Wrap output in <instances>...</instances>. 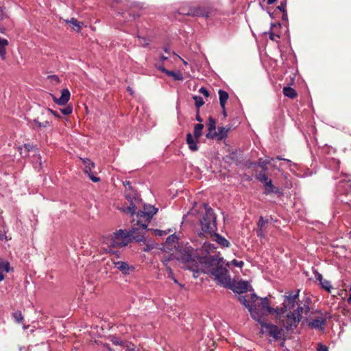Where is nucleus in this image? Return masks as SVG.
I'll use <instances>...</instances> for the list:
<instances>
[{"mask_svg":"<svg viewBox=\"0 0 351 351\" xmlns=\"http://www.w3.org/2000/svg\"><path fill=\"white\" fill-rule=\"evenodd\" d=\"M178 260L186 269L193 272L197 278L199 272L210 274L215 277L218 284L225 288L231 287V278L227 267L224 265V260L218 255L200 256L197 249L188 243L184 246H178Z\"/></svg>","mask_w":351,"mask_h":351,"instance_id":"obj_1","label":"nucleus"},{"mask_svg":"<svg viewBox=\"0 0 351 351\" xmlns=\"http://www.w3.org/2000/svg\"><path fill=\"white\" fill-rule=\"evenodd\" d=\"M197 219L199 225L197 234L204 237L211 233L217 232V215L208 203H202L197 213Z\"/></svg>","mask_w":351,"mask_h":351,"instance_id":"obj_2","label":"nucleus"},{"mask_svg":"<svg viewBox=\"0 0 351 351\" xmlns=\"http://www.w3.org/2000/svg\"><path fill=\"white\" fill-rule=\"evenodd\" d=\"M250 313L253 319L261 322L265 320L269 314L275 313L277 316V307L274 308L269 306L268 297L260 298V302L252 304V308Z\"/></svg>","mask_w":351,"mask_h":351,"instance_id":"obj_3","label":"nucleus"},{"mask_svg":"<svg viewBox=\"0 0 351 351\" xmlns=\"http://www.w3.org/2000/svg\"><path fill=\"white\" fill-rule=\"evenodd\" d=\"M123 184L125 187V197L130 202V205L123 206L122 210L125 213H130L131 215H133L137 209L135 202H138L141 200L140 195L132 187L130 181L125 180Z\"/></svg>","mask_w":351,"mask_h":351,"instance_id":"obj_4","label":"nucleus"},{"mask_svg":"<svg viewBox=\"0 0 351 351\" xmlns=\"http://www.w3.org/2000/svg\"><path fill=\"white\" fill-rule=\"evenodd\" d=\"M132 234L127 230L120 229L114 232L110 239V247H123L132 242Z\"/></svg>","mask_w":351,"mask_h":351,"instance_id":"obj_5","label":"nucleus"},{"mask_svg":"<svg viewBox=\"0 0 351 351\" xmlns=\"http://www.w3.org/2000/svg\"><path fill=\"white\" fill-rule=\"evenodd\" d=\"M300 289L296 291L295 294L292 291H288V295L285 296L282 307H277V318H279L282 315L294 308L295 303L299 300Z\"/></svg>","mask_w":351,"mask_h":351,"instance_id":"obj_6","label":"nucleus"},{"mask_svg":"<svg viewBox=\"0 0 351 351\" xmlns=\"http://www.w3.org/2000/svg\"><path fill=\"white\" fill-rule=\"evenodd\" d=\"M258 323L261 326L260 333L266 334L276 341L281 339L283 332L282 328L271 323H267L266 319Z\"/></svg>","mask_w":351,"mask_h":351,"instance_id":"obj_7","label":"nucleus"},{"mask_svg":"<svg viewBox=\"0 0 351 351\" xmlns=\"http://www.w3.org/2000/svg\"><path fill=\"white\" fill-rule=\"evenodd\" d=\"M183 15L191 16L209 17L212 14V9L210 7H195L189 8L188 12H182Z\"/></svg>","mask_w":351,"mask_h":351,"instance_id":"obj_8","label":"nucleus"},{"mask_svg":"<svg viewBox=\"0 0 351 351\" xmlns=\"http://www.w3.org/2000/svg\"><path fill=\"white\" fill-rule=\"evenodd\" d=\"M84 165V171L86 174H87L93 182H98L100 181V178L97 176H95L92 171V169L95 168V163L91 161L89 158H81Z\"/></svg>","mask_w":351,"mask_h":351,"instance_id":"obj_9","label":"nucleus"},{"mask_svg":"<svg viewBox=\"0 0 351 351\" xmlns=\"http://www.w3.org/2000/svg\"><path fill=\"white\" fill-rule=\"evenodd\" d=\"M135 214L138 218L137 225L141 228L143 230H149V229L147 228V226L152 219H149L148 216L145 215L146 213L143 210H139L137 212L136 210L135 213L132 216Z\"/></svg>","mask_w":351,"mask_h":351,"instance_id":"obj_10","label":"nucleus"},{"mask_svg":"<svg viewBox=\"0 0 351 351\" xmlns=\"http://www.w3.org/2000/svg\"><path fill=\"white\" fill-rule=\"evenodd\" d=\"M112 263L114 267L119 269L123 275H129L133 272L135 267L132 265H130L128 263L124 261H114L112 260Z\"/></svg>","mask_w":351,"mask_h":351,"instance_id":"obj_11","label":"nucleus"},{"mask_svg":"<svg viewBox=\"0 0 351 351\" xmlns=\"http://www.w3.org/2000/svg\"><path fill=\"white\" fill-rule=\"evenodd\" d=\"M306 321L311 328L319 330H323L325 325L326 324V318H324L322 317H317L311 321L306 319Z\"/></svg>","mask_w":351,"mask_h":351,"instance_id":"obj_12","label":"nucleus"},{"mask_svg":"<svg viewBox=\"0 0 351 351\" xmlns=\"http://www.w3.org/2000/svg\"><path fill=\"white\" fill-rule=\"evenodd\" d=\"M336 190L339 195H348L351 192V181L345 179L340 180Z\"/></svg>","mask_w":351,"mask_h":351,"instance_id":"obj_13","label":"nucleus"},{"mask_svg":"<svg viewBox=\"0 0 351 351\" xmlns=\"http://www.w3.org/2000/svg\"><path fill=\"white\" fill-rule=\"evenodd\" d=\"M52 96L53 101L58 105L64 106L66 105L70 99L71 93L68 88H63L61 90V96L58 98L55 97L53 95L51 94Z\"/></svg>","mask_w":351,"mask_h":351,"instance_id":"obj_14","label":"nucleus"},{"mask_svg":"<svg viewBox=\"0 0 351 351\" xmlns=\"http://www.w3.org/2000/svg\"><path fill=\"white\" fill-rule=\"evenodd\" d=\"M230 127H218L217 132H214L212 135V137H210V138H217L218 141L227 138L228 132L230 130Z\"/></svg>","mask_w":351,"mask_h":351,"instance_id":"obj_15","label":"nucleus"},{"mask_svg":"<svg viewBox=\"0 0 351 351\" xmlns=\"http://www.w3.org/2000/svg\"><path fill=\"white\" fill-rule=\"evenodd\" d=\"M249 283L247 281L240 280L234 287L231 285L230 289L234 293L241 294L247 292L249 290Z\"/></svg>","mask_w":351,"mask_h":351,"instance_id":"obj_16","label":"nucleus"},{"mask_svg":"<svg viewBox=\"0 0 351 351\" xmlns=\"http://www.w3.org/2000/svg\"><path fill=\"white\" fill-rule=\"evenodd\" d=\"M209 235L213 237V240L218 243L221 247H230V241L217 232H215V233H211Z\"/></svg>","mask_w":351,"mask_h":351,"instance_id":"obj_17","label":"nucleus"},{"mask_svg":"<svg viewBox=\"0 0 351 351\" xmlns=\"http://www.w3.org/2000/svg\"><path fill=\"white\" fill-rule=\"evenodd\" d=\"M142 232L138 231V228H132V229L129 231L132 236V241L135 240L136 242L145 241V231L141 229Z\"/></svg>","mask_w":351,"mask_h":351,"instance_id":"obj_18","label":"nucleus"},{"mask_svg":"<svg viewBox=\"0 0 351 351\" xmlns=\"http://www.w3.org/2000/svg\"><path fill=\"white\" fill-rule=\"evenodd\" d=\"M165 245L169 250L176 248L178 245V237L176 234H171L167 238Z\"/></svg>","mask_w":351,"mask_h":351,"instance_id":"obj_19","label":"nucleus"},{"mask_svg":"<svg viewBox=\"0 0 351 351\" xmlns=\"http://www.w3.org/2000/svg\"><path fill=\"white\" fill-rule=\"evenodd\" d=\"M303 309V306L299 305L295 310H294L293 312L289 313L290 317H291L294 320L293 323L300 322L302 318V314L304 313Z\"/></svg>","mask_w":351,"mask_h":351,"instance_id":"obj_20","label":"nucleus"},{"mask_svg":"<svg viewBox=\"0 0 351 351\" xmlns=\"http://www.w3.org/2000/svg\"><path fill=\"white\" fill-rule=\"evenodd\" d=\"M186 143L190 150L195 152L198 149L197 139L195 138L190 132L186 134Z\"/></svg>","mask_w":351,"mask_h":351,"instance_id":"obj_21","label":"nucleus"},{"mask_svg":"<svg viewBox=\"0 0 351 351\" xmlns=\"http://www.w3.org/2000/svg\"><path fill=\"white\" fill-rule=\"evenodd\" d=\"M208 133L206 134V136L208 138H210L212 137V135L214 132H215L216 129V120L213 118L211 116L209 117L208 119Z\"/></svg>","mask_w":351,"mask_h":351,"instance_id":"obj_22","label":"nucleus"},{"mask_svg":"<svg viewBox=\"0 0 351 351\" xmlns=\"http://www.w3.org/2000/svg\"><path fill=\"white\" fill-rule=\"evenodd\" d=\"M65 23L68 24H71L73 25L72 28L77 32H80L81 29L83 26V22L77 21L75 18H71L69 20H65Z\"/></svg>","mask_w":351,"mask_h":351,"instance_id":"obj_23","label":"nucleus"},{"mask_svg":"<svg viewBox=\"0 0 351 351\" xmlns=\"http://www.w3.org/2000/svg\"><path fill=\"white\" fill-rule=\"evenodd\" d=\"M165 71V74H166L167 76L172 77L174 80L176 81H182L183 80V76L182 73L180 71H169L167 69H163Z\"/></svg>","mask_w":351,"mask_h":351,"instance_id":"obj_24","label":"nucleus"},{"mask_svg":"<svg viewBox=\"0 0 351 351\" xmlns=\"http://www.w3.org/2000/svg\"><path fill=\"white\" fill-rule=\"evenodd\" d=\"M276 25L281 27L282 24L279 21H277L276 23H271V26H270V29L268 32V34H269V39L271 40H274V41H277L276 38H280V34H276L274 32V28Z\"/></svg>","mask_w":351,"mask_h":351,"instance_id":"obj_25","label":"nucleus"},{"mask_svg":"<svg viewBox=\"0 0 351 351\" xmlns=\"http://www.w3.org/2000/svg\"><path fill=\"white\" fill-rule=\"evenodd\" d=\"M158 210V209L157 208L150 204H145L143 206V211L146 213L145 215H147L149 219H152L153 216Z\"/></svg>","mask_w":351,"mask_h":351,"instance_id":"obj_26","label":"nucleus"},{"mask_svg":"<svg viewBox=\"0 0 351 351\" xmlns=\"http://www.w3.org/2000/svg\"><path fill=\"white\" fill-rule=\"evenodd\" d=\"M218 93L219 97L220 106L222 109H224V106H226L227 100L229 98V95L226 91L221 89L219 90Z\"/></svg>","mask_w":351,"mask_h":351,"instance_id":"obj_27","label":"nucleus"},{"mask_svg":"<svg viewBox=\"0 0 351 351\" xmlns=\"http://www.w3.org/2000/svg\"><path fill=\"white\" fill-rule=\"evenodd\" d=\"M8 41L5 38H0V57L2 60L5 59L6 47L8 45Z\"/></svg>","mask_w":351,"mask_h":351,"instance_id":"obj_28","label":"nucleus"},{"mask_svg":"<svg viewBox=\"0 0 351 351\" xmlns=\"http://www.w3.org/2000/svg\"><path fill=\"white\" fill-rule=\"evenodd\" d=\"M282 93L285 96L290 99H294L298 96L296 90L294 88L289 86H285L283 88Z\"/></svg>","mask_w":351,"mask_h":351,"instance_id":"obj_29","label":"nucleus"},{"mask_svg":"<svg viewBox=\"0 0 351 351\" xmlns=\"http://www.w3.org/2000/svg\"><path fill=\"white\" fill-rule=\"evenodd\" d=\"M287 321L283 323L284 327L287 330L291 329L293 327L296 328L300 322L293 323V319L290 317V313L287 315Z\"/></svg>","mask_w":351,"mask_h":351,"instance_id":"obj_30","label":"nucleus"},{"mask_svg":"<svg viewBox=\"0 0 351 351\" xmlns=\"http://www.w3.org/2000/svg\"><path fill=\"white\" fill-rule=\"evenodd\" d=\"M223 160L226 162H237L238 161L237 151H232L228 155H226Z\"/></svg>","mask_w":351,"mask_h":351,"instance_id":"obj_31","label":"nucleus"},{"mask_svg":"<svg viewBox=\"0 0 351 351\" xmlns=\"http://www.w3.org/2000/svg\"><path fill=\"white\" fill-rule=\"evenodd\" d=\"M32 122L36 124V126H32V130H36V131H39L40 128H46V127L50 125V122L49 121H45L43 123H41V122L38 121V120L37 119H33L32 121Z\"/></svg>","mask_w":351,"mask_h":351,"instance_id":"obj_32","label":"nucleus"},{"mask_svg":"<svg viewBox=\"0 0 351 351\" xmlns=\"http://www.w3.org/2000/svg\"><path fill=\"white\" fill-rule=\"evenodd\" d=\"M204 125L202 123H197L194 127L193 135L195 138L198 139L202 134V129Z\"/></svg>","mask_w":351,"mask_h":351,"instance_id":"obj_33","label":"nucleus"},{"mask_svg":"<svg viewBox=\"0 0 351 351\" xmlns=\"http://www.w3.org/2000/svg\"><path fill=\"white\" fill-rule=\"evenodd\" d=\"M12 318L17 324H21L23 322L24 317L21 313V311H16L12 314Z\"/></svg>","mask_w":351,"mask_h":351,"instance_id":"obj_34","label":"nucleus"},{"mask_svg":"<svg viewBox=\"0 0 351 351\" xmlns=\"http://www.w3.org/2000/svg\"><path fill=\"white\" fill-rule=\"evenodd\" d=\"M257 167H260L262 169V171L265 173H267L268 171L267 165H269L268 162L264 161V159L262 158H258V160L256 161Z\"/></svg>","mask_w":351,"mask_h":351,"instance_id":"obj_35","label":"nucleus"},{"mask_svg":"<svg viewBox=\"0 0 351 351\" xmlns=\"http://www.w3.org/2000/svg\"><path fill=\"white\" fill-rule=\"evenodd\" d=\"M319 285L322 289L326 290L327 292L330 293L332 287L329 280H323L321 282H319Z\"/></svg>","mask_w":351,"mask_h":351,"instance_id":"obj_36","label":"nucleus"},{"mask_svg":"<svg viewBox=\"0 0 351 351\" xmlns=\"http://www.w3.org/2000/svg\"><path fill=\"white\" fill-rule=\"evenodd\" d=\"M202 247L207 253L213 252L217 249L215 244L210 243L209 242H204Z\"/></svg>","mask_w":351,"mask_h":351,"instance_id":"obj_37","label":"nucleus"},{"mask_svg":"<svg viewBox=\"0 0 351 351\" xmlns=\"http://www.w3.org/2000/svg\"><path fill=\"white\" fill-rule=\"evenodd\" d=\"M239 301L246 308H247L248 311L250 312V310L252 308V304H250L245 296L239 295L238 298Z\"/></svg>","mask_w":351,"mask_h":351,"instance_id":"obj_38","label":"nucleus"},{"mask_svg":"<svg viewBox=\"0 0 351 351\" xmlns=\"http://www.w3.org/2000/svg\"><path fill=\"white\" fill-rule=\"evenodd\" d=\"M256 178L259 180L261 182H262L264 185L266 184L267 181H269L270 179H269L266 173H260L257 175H256Z\"/></svg>","mask_w":351,"mask_h":351,"instance_id":"obj_39","label":"nucleus"},{"mask_svg":"<svg viewBox=\"0 0 351 351\" xmlns=\"http://www.w3.org/2000/svg\"><path fill=\"white\" fill-rule=\"evenodd\" d=\"M265 186V190H264V194L267 195L272 193V190L275 186L273 184V182L271 180H269V181H267Z\"/></svg>","mask_w":351,"mask_h":351,"instance_id":"obj_40","label":"nucleus"},{"mask_svg":"<svg viewBox=\"0 0 351 351\" xmlns=\"http://www.w3.org/2000/svg\"><path fill=\"white\" fill-rule=\"evenodd\" d=\"M193 99L195 101V105L197 108V110H199V108L204 104V101L201 96L194 95Z\"/></svg>","mask_w":351,"mask_h":351,"instance_id":"obj_41","label":"nucleus"},{"mask_svg":"<svg viewBox=\"0 0 351 351\" xmlns=\"http://www.w3.org/2000/svg\"><path fill=\"white\" fill-rule=\"evenodd\" d=\"M154 67L162 73H165V71L163 69H167L164 66V62L159 60L158 59L155 58Z\"/></svg>","mask_w":351,"mask_h":351,"instance_id":"obj_42","label":"nucleus"},{"mask_svg":"<svg viewBox=\"0 0 351 351\" xmlns=\"http://www.w3.org/2000/svg\"><path fill=\"white\" fill-rule=\"evenodd\" d=\"M60 112L64 115H69L73 112V106L71 105H67L65 108H60Z\"/></svg>","mask_w":351,"mask_h":351,"instance_id":"obj_43","label":"nucleus"},{"mask_svg":"<svg viewBox=\"0 0 351 351\" xmlns=\"http://www.w3.org/2000/svg\"><path fill=\"white\" fill-rule=\"evenodd\" d=\"M287 2L286 1H281L280 4L278 5L275 9H276L277 12H284L287 10Z\"/></svg>","mask_w":351,"mask_h":351,"instance_id":"obj_44","label":"nucleus"},{"mask_svg":"<svg viewBox=\"0 0 351 351\" xmlns=\"http://www.w3.org/2000/svg\"><path fill=\"white\" fill-rule=\"evenodd\" d=\"M10 270V263L8 262L0 263V271L8 273Z\"/></svg>","mask_w":351,"mask_h":351,"instance_id":"obj_45","label":"nucleus"},{"mask_svg":"<svg viewBox=\"0 0 351 351\" xmlns=\"http://www.w3.org/2000/svg\"><path fill=\"white\" fill-rule=\"evenodd\" d=\"M267 12L271 19H274L277 18L276 15L278 14V12L276 10V9L270 7L267 9Z\"/></svg>","mask_w":351,"mask_h":351,"instance_id":"obj_46","label":"nucleus"},{"mask_svg":"<svg viewBox=\"0 0 351 351\" xmlns=\"http://www.w3.org/2000/svg\"><path fill=\"white\" fill-rule=\"evenodd\" d=\"M268 222V219H264V218L262 216H261L257 223V226L258 228H264L265 226L267 224Z\"/></svg>","mask_w":351,"mask_h":351,"instance_id":"obj_47","label":"nucleus"},{"mask_svg":"<svg viewBox=\"0 0 351 351\" xmlns=\"http://www.w3.org/2000/svg\"><path fill=\"white\" fill-rule=\"evenodd\" d=\"M110 341L114 345H122L123 341H121L119 337L115 336L110 337Z\"/></svg>","mask_w":351,"mask_h":351,"instance_id":"obj_48","label":"nucleus"},{"mask_svg":"<svg viewBox=\"0 0 351 351\" xmlns=\"http://www.w3.org/2000/svg\"><path fill=\"white\" fill-rule=\"evenodd\" d=\"M231 263L232 265L235 266V267H239V268H242L244 265V262L242 261H237L236 259H233L232 261H231Z\"/></svg>","mask_w":351,"mask_h":351,"instance_id":"obj_49","label":"nucleus"},{"mask_svg":"<svg viewBox=\"0 0 351 351\" xmlns=\"http://www.w3.org/2000/svg\"><path fill=\"white\" fill-rule=\"evenodd\" d=\"M272 193L277 194L278 197H281L283 195V192L282 189L279 187L274 186L272 190Z\"/></svg>","mask_w":351,"mask_h":351,"instance_id":"obj_50","label":"nucleus"},{"mask_svg":"<svg viewBox=\"0 0 351 351\" xmlns=\"http://www.w3.org/2000/svg\"><path fill=\"white\" fill-rule=\"evenodd\" d=\"M313 274H315V278L317 281H319V282H321L324 279L322 277V275L318 272L317 270H315L313 271Z\"/></svg>","mask_w":351,"mask_h":351,"instance_id":"obj_51","label":"nucleus"},{"mask_svg":"<svg viewBox=\"0 0 351 351\" xmlns=\"http://www.w3.org/2000/svg\"><path fill=\"white\" fill-rule=\"evenodd\" d=\"M199 92L204 95L206 97H208L209 96V91L206 87H201L199 90Z\"/></svg>","mask_w":351,"mask_h":351,"instance_id":"obj_52","label":"nucleus"},{"mask_svg":"<svg viewBox=\"0 0 351 351\" xmlns=\"http://www.w3.org/2000/svg\"><path fill=\"white\" fill-rule=\"evenodd\" d=\"M47 110L51 114H52L54 117H57L58 119H61L62 118L61 116L60 115V114L57 111L53 110V109L49 108H47Z\"/></svg>","mask_w":351,"mask_h":351,"instance_id":"obj_53","label":"nucleus"},{"mask_svg":"<svg viewBox=\"0 0 351 351\" xmlns=\"http://www.w3.org/2000/svg\"><path fill=\"white\" fill-rule=\"evenodd\" d=\"M256 235L259 238H264L265 234L263 233V228H258L256 230Z\"/></svg>","mask_w":351,"mask_h":351,"instance_id":"obj_54","label":"nucleus"},{"mask_svg":"<svg viewBox=\"0 0 351 351\" xmlns=\"http://www.w3.org/2000/svg\"><path fill=\"white\" fill-rule=\"evenodd\" d=\"M153 231L156 235L162 236L167 234L166 231L160 230L158 229H154Z\"/></svg>","mask_w":351,"mask_h":351,"instance_id":"obj_55","label":"nucleus"},{"mask_svg":"<svg viewBox=\"0 0 351 351\" xmlns=\"http://www.w3.org/2000/svg\"><path fill=\"white\" fill-rule=\"evenodd\" d=\"M0 240L1 241H8V238L6 235V232L5 230L0 231Z\"/></svg>","mask_w":351,"mask_h":351,"instance_id":"obj_56","label":"nucleus"},{"mask_svg":"<svg viewBox=\"0 0 351 351\" xmlns=\"http://www.w3.org/2000/svg\"><path fill=\"white\" fill-rule=\"evenodd\" d=\"M258 299L260 300V298L258 297V295L254 292L251 293V300H252V302L253 304H256V300Z\"/></svg>","mask_w":351,"mask_h":351,"instance_id":"obj_57","label":"nucleus"},{"mask_svg":"<svg viewBox=\"0 0 351 351\" xmlns=\"http://www.w3.org/2000/svg\"><path fill=\"white\" fill-rule=\"evenodd\" d=\"M276 159H277L278 160L285 161V162L289 163L290 165L293 164L291 160L287 159V158H284L281 156H277Z\"/></svg>","mask_w":351,"mask_h":351,"instance_id":"obj_58","label":"nucleus"},{"mask_svg":"<svg viewBox=\"0 0 351 351\" xmlns=\"http://www.w3.org/2000/svg\"><path fill=\"white\" fill-rule=\"evenodd\" d=\"M282 20L285 22L288 23V14L287 10H285L282 12Z\"/></svg>","mask_w":351,"mask_h":351,"instance_id":"obj_59","label":"nucleus"},{"mask_svg":"<svg viewBox=\"0 0 351 351\" xmlns=\"http://www.w3.org/2000/svg\"><path fill=\"white\" fill-rule=\"evenodd\" d=\"M304 304H307L308 306H310V304L312 302L311 298L309 296H306L304 300Z\"/></svg>","mask_w":351,"mask_h":351,"instance_id":"obj_60","label":"nucleus"},{"mask_svg":"<svg viewBox=\"0 0 351 351\" xmlns=\"http://www.w3.org/2000/svg\"><path fill=\"white\" fill-rule=\"evenodd\" d=\"M303 312L305 315H308L310 312L311 308L310 306H308L307 304H303Z\"/></svg>","mask_w":351,"mask_h":351,"instance_id":"obj_61","label":"nucleus"},{"mask_svg":"<svg viewBox=\"0 0 351 351\" xmlns=\"http://www.w3.org/2000/svg\"><path fill=\"white\" fill-rule=\"evenodd\" d=\"M256 161V162H247V168H252L257 167Z\"/></svg>","mask_w":351,"mask_h":351,"instance_id":"obj_62","label":"nucleus"},{"mask_svg":"<svg viewBox=\"0 0 351 351\" xmlns=\"http://www.w3.org/2000/svg\"><path fill=\"white\" fill-rule=\"evenodd\" d=\"M317 351H328V350L327 346H326L323 344H319V347L317 348Z\"/></svg>","mask_w":351,"mask_h":351,"instance_id":"obj_63","label":"nucleus"},{"mask_svg":"<svg viewBox=\"0 0 351 351\" xmlns=\"http://www.w3.org/2000/svg\"><path fill=\"white\" fill-rule=\"evenodd\" d=\"M168 57L167 56H165V55L163 54H160L159 57H158V60L162 61V62H165V60H168Z\"/></svg>","mask_w":351,"mask_h":351,"instance_id":"obj_64","label":"nucleus"}]
</instances>
